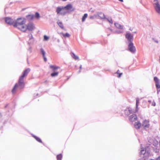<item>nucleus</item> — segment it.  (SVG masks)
<instances>
[{
  "mask_svg": "<svg viewBox=\"0 0 160 160\" xmlns=\"http://www.w3.org/2000/svg\"><path fill=\"white\" fill-rule=\"evenodd\" d=\"M40 51L42 54L43 56H45V52L44 51V50L43 49L41 48L40 49Z\"/></svg>",
  "mask_w": 160,
  "mask_h": 160,
  "instance_id": "a878e982",
  "label": "nucleus"
},
{
  "mask_svg": "<svg viewBox=\"0 0 160 160\" xmlns=\"http://www.w3.org/2000/svg\"><path fill=\"white\" fill-rule=\"evenodd\" d=\"M26 22V21L25 18H18L14 23L13 26L23 32H25L27 30L32 31L34 29L35 27L33 23L30 22L26 25L25 24Z\"/></svg>",
  "mask_w": 160,
  "mask_h": 160,
  "instance_id": "f257e3e1",
  "label": "nucleus"
},
{
  "mask_svg": "<svg viewBox=\"0 0 160 160\" xmlns=\"http://www.w3.org/2000/svg\"><path fill=\"white\" fill-rule=\"evenodd\" d=\"M28 38H29V39L30 40V39H31L32 38V34L30 33V34H29L28 35Z\"/></svg>",
  "mask_w": 160,
  "mask_h": 160,
  "instance_id": "c756f323",
  "label": "nucleus"
},
{
  "mask_svg": "<svg viewBox=\"0 0 160 160\" xmlns=\"http://www.w3.org/2000/svg\"><path fill=\"white\" fill-rule=\"evenodd\" d=\"M139 103V100L137 98L136 100V112H137L138 111V105Z\"/></svg>",
  "mask_w": 160,
  "mask_h": 160,
  "instance_id": "f3484780",
  "label": "nucleus"
},
{
  "mask_svg": "<svg viewBox=\"0 0 160 160\" xmlns=\"http://www.w3.org/2000/svg\"><path fill=\"white\" fill-rule=\"evenodd\" d=\"M71 54H72L71 56L73 59H74L75 60H79V58H78V56L75 55L73 52H72L71 53Z\"/></svg>",
  "mask_w": 160,
  "mask_h": 160,
  "instance_id": "dca6fc26",
  "label": "nucleus"
},
{
  "mask_svg": "<svg viewBox=\"0 0 160 160\" xmlns=\"http://www.w3.org/2000/svg\"><path fill=\"white\" fill-rule=\"evenodd\" d=\"M128 49L130 51L132 52H134L136 51V49L133 46V44L132 42H130L128 45Z\"/></svg>",
  "mask_w": 160,
  "mask_h": 160,
  "instance_id": "0eeeda50",
  "label": "nucleus"
},
{
  "mask_svg": "<svg viewBox=\"0 0 160 160\" xmlns=\"http://www.w3.org/2000/svg\"><path fill=\"white\" fill-rule=\"evenodd\" d=\"M114 25L116 28H118L121 29H122L123 28V26L118 23H115Z\"/></svg>",
  "mask_w": 160,
  "mask_h": 160,
  "instance_id": "ddd939ff",
  "label": "nucleus"
},
{
  "mask_svg": "<svg viewBox=\"0 0 160 160\" xmlns=\"http://www.w3.org/2000/svg\"><path fill=\"white\" fill-rule=\"evenodd\" d=\"M5 22L8 24H11L13 23V21L11 18H5Z\"/></svg>",
  "mask_w": 160,
  "mask_h": 160,
  "instance_id": "9d476101",
  "label": "nucleus"
},
{
  "mask_svg": "<svg viewBox=\"0 0 160 160\" xmlns=\"http://www.w3.org/2000/svg\"><path fill=\"white\" fill-rule=\"evenodd\" d=\"M50 68L52 69V71L53 72L51 74V76L52 77L58 76L59 74V72L56 71V70L57 69H59L60 68V67L51 65H50Z\"/></svg>",
  "mask_w": 160,
  "mask_h": 160,
  "instance_id": "7ed1b4c3",
  "label": "nucleus"
},
{
  "mask_svg": "<svg viewBox=\"0 0 160 160\" xmlns=\"http://www.w3.org/2000/svg\"><path fill=\"white\" fill-rule=\"evenodd\" d=\"M154 80L156 82V83L159 82V81L158 78L157 77H155L154 78Z\"/></svg>",
  "mask_w": 160,
  "mask_h": 160,
  "instance_id": "bb28decb",
  "label": "nucleus"
},
{
  "mask_svg": "<svg viewBox=\"0 0 160 160\" xmlns=\"http://www.w3.org/2000/svg\"><path fill=\"white\" fill-rule=\"evenodd\" d=\"M159 59H160V58H159Z\"/></svg>",
  "mask_w": 160,
  "mask_h": 160,
  "instance_id": "a19ab883",
  "label": "nucleus"
},
{
  "mask_svg": "<svg viewBox=\"0 0 160 160\" xmlns=\"http://www.w3.org/2000/svg\"><path fill=\"white\" fill-rule=\"evenodd\" d=\"M156 160H160V156L158 157L156 159Z\"/></svg>",
  "mask_w": 160,
  "mask_h": 160,
  "instance_id": "72a5a7b5",
  "label": "nucleus"
},
{
  "mask_svg": "<svg viewBox=\"0 0 160 160\" xmlns=\"http://www.w3.org/2000/svg\"><path fill=\"white\" fill-rule=\"evenodd\" d=\"M144 160H154V159H145Z\"/></svg>",
  "mask_w": 160,
  "mask_h": 160,
  "instance_id": "c9c22d12",
  "label": "nucleus"
},
{
  "mask_svg": "<svg viewBox=\"0 0 160 160\" xmlns=\"http://www.w3.org/2000/svg\"><path fill=\"white\" fill-rule=\"evenodd\" d=\"M141 126V124L139 122H136L134 125V127L136 129H139Z\"/></svg>",
  "mask_w": 160,
  "mask_h": 160,
  "instance_id": "f8f14e48",
  "label": "nucleus"
},
{
  "mask_svg": "<svg viewBox=\"0 0 160 160\" xmlns=\"http://www.w3.org/2000/svg\"><path fill=\"white\" fill-rule=\"evenodd\" d=\"M141 152L142 154H144V153H145V151L143 150H142L141 151Z\"/></svg>",
  "mask_w": 160,
  "mask_h": 160,
  "instance_id": "2f4dec72",
  "label": "nucleus"
},
{
  "mask_svg": "<svg viewBox=\"0 0 160 160\" xmlns=\"http://www.w3.org/2000/svg\"><path fill=\"white\" fill-rule=\"evenodd\" d=\"M44 39L45 40H47L48 39V38L46 36H44Z\"/></svg>",
  "mask_w": 160,
  "mask_h": 160,
  "instance_id": "7c9ffc66",
  "label": "nucleus"
},
{
  "mask_svg": "<svg viewBox=\"0 0 160 160\" xmlns=\"http://www.w3.org/2000/svg\"><path fill=\"white\" fill-rule=\"evenodd\" d=\"M153 105L154 106H155V104H153Z\"/></svg>",
  "mask_w": 160,
  "mask_h": 160,
  "instance_id": "ea45409f",
  "label": "nucleus"
},
{
  "mask_svg": "<svg viewBox=\"0 0 160 160\" xmlns=\"http://www.w3.org/2000/svg\"><path fill=\"white\" fill-rule=\"evenodd\" d=\"M137 119V117L136 115L133 114L130 116L129 118V120L131 122H134Z\"/></svg>",
  "mask_w": 160,
  "mask_h": 160,
  "instance_id": "1a4fd4ad",
  "label": "nucleus"
},
{
  "mask_svg": "<svg viewBox=\"0 0 160 160\" xmlns=\"http://www.w3.org/2000/svg\"><path fill=\"white\" fill-rule=\"evenodd\" d=\"M99 16L102 18L104 19L105 18V16L104 14L102 13H99Z\"/></svg>",
  "mask_w": 160,
  "mask_h": 160,
  "instance_id": "b1692460",
  "label": "nucleus"
},
{
  "mask_svg": "<svg viewBox=\"0 0 160 160\" xmlns=\"http://www.w3.org/2000/svg\"><path fill=\"white\" fill-rule=\"evenodd\" d=\"M109 22L111 23H112V20H111L110 21H109Z\"/></svg>",
  "mask_w": 160,
  "mask_h": 160,
  "instance_id": "f704fd0d",
  "label": "nucleus"
},
{
  "mask_svg": "<svg viewBox=\"0 0 160 160\" xmlns=\"http://www.w3.org/2000/svg\"><path fill=\"white\" fill-rule=\"evenodd\" d=\"M34 17V15H29L27 16V17L31 20Z\"/></svg>",
  "mask_w": 160,
  "mask_h": 160,
  "instance_id": "5701e85b",
  "label": "nucleus"
},
{
  "mask_svg": "<svg viewBox=\"0 0 160 160\" xmlns=\"http://www.w3.org/2000/svg\"><path fill=\"white\" fill-rule=\"evenodd\" d=\"M126 37L129 41H130L133 39V36L130 33H127L126 35Z\"/></svg>",
  "mask_w": 160,
  "mask_h": 160,
  "instance_id": "2eb2a0df",
  "label": "nucleus"
},
{
  "mask_svg": "<svg viewBox=\"0 0 160 160\" xmlns=\"http://www.w3.org/2000/svg\"><path fill=\"white\" fill-rule=\"evenodd\" d=\"M142 126L145 129L148 128L149 127V121L147 120L144 121L142 123Z\"/></svg>",
  "mask_w": 160,
  "mask_h": 160,
  "instance_id": "6e6552de",
  "label": "nucleus"
},
{
  "mask_svg": "<svg viewBox=\"0 0 160 160\" xmlns=\"http://www.w3.org/2000/svg\"><path fill=\"white\" fill-rule=\"evenodd\" d=\"M80 68L81 69L82 68L81 66H80Z\"/></svg>",
  "mask_w": 160,
  "mask_h": 160,
  "instance_id": "4c0bfd02",
  "label": "nucleus"
},
{
  "mask_svg": "<svg viewBox=\"0 0 160 160\" xmlns=\"http://www.w3.org/2000/svg\"><path fill=\"white\" fill-rule=\"evenodd\" d=\"M119 70H118L117 72H116V73H117V74H118V75L117 76L119 78L122 75V73H120L119 72Z\"/></svg>",
  "mask_w": 160,
  "mask_h": 160,
  "instance_id": "393cba45",
  "label": "nucleus"
},
{
  "mask_svg": "<svg viewBox=\"0 0 160 160\" xmlns=\"http://www.w3.org/2000/svg\"><path fill=\"white\" fill-rule=\"evenodd\" d=\"M63 7H58L56 12L57 14L64 16L67 13Z\"/></svg>",
  "mask_w": 160,
  "mask_h": 160,
  "instance_id": "20e7f679",
  "label": "nucleus"
},
{
  "mask_svg": "<svg viewBox=\"0 0 160 160\" xmlns=\"http://www.w3.org/2000/svg\"><path fill=\"white\" fill-rule=\"evenodd\" d=\"M88 17V14L86 13L84 14L82 18V21L83 22Z\"/></svg>",
  "mask_w": 160,
  "mask_h": 160,
  "instance_id": "412c9836",
  "label": "nucleus"
},
{
  "mask_svg": "<svg viewBox=\"0 0 160 160\" xmlns=\"http://www.w3.org/2000/svg\"><path fill=\"white\" fill-rule=\"evenodd\" d=\"M35 17L37 18H38L39 17V14L38 12H36L35 13Z\"/></svg>",
  "mask_w": 160,
  "mask_h": 160,
  "instance_id": "cd10ccee",
  "label": "nucleus"
},
{
  "mask_svg": "<svg viewBox=\"0 0 160 160\" xmlns=\"http://www.w3.org/2000/svg\"><path fill=\"white\" fill-rule=\"evenodd\" d=\"M62 158V155L61 154H58L57 156V160H61Z\"/></svg>",
  "mask_w": 160,
  "mask_h": 160,
  "instance_id": "4be33fe9",
  "label": "nucleus"
},
{
  "mask_svg": "<svg viewBox=\"0 0 160 160\" xmlns=\"http://www.w3.org/2000/svg\"><path fill=\"white\" fill-rule=\"evenodd\" d=\"M119 1L121 2H123V0H118Z\"/></svg>",
  "mask_w": 160,
  "mask_h": 160,
  "instance_id": "e433bc0d",
  "label": "nucleus"
},
{
  "mask_svg": "<svg viewBox=\"0 0 160 160\" xmlns=\"http://www.w3.org/2000/svg\"><path fill=\"white\" fill-rule=\"evenodd\" d=\"M30 71L29 68L25 70L22 73V75L20 77L18 80L19 85L20 88H23L24 87V78L26 76Z\"/></svg>",
  "mask_w": 160,
  "mask_h": 160,
  "instance_id": "f03ea898",
  "label": "nucleus"
},
{
  "mask_svg": "<svg viewBox=\"0 0 160 160\" xmlns=\"http://www.w3.org/2000/svg\"><path fill=\"white\" fill-rule=\"evenodd\" d=\"M61 34L64 38L69 37L70 36V35L68 33H66L65 34L61 33Z\"/></svg>",
  "mask_w": 160,
  "mask_h": 160,
  "instance_id": "6ab92c4d",
  "label": "nucleus"
},
{
  "mask_svg": "<svg viewBox=\"0 0 160 160\" xmlns=\"http://www.w3.org/2000/svg\"><path fill=\"white\" fill-rule=\"evenodd\" d=\"M43 59H44V61L45 62H46L47 61V58H46V57H45V56H43Z\"/></svg>",
  "mask_w": 160,
  "mask_h": 160,
  "instance_id": "473e14b6",
  "label": "nucleus"
},
{
  "mask_svg": "<svg viewBox=\"0 0 160 160\" xmlns=\"http://www.w3.org/2000/svg\"><path fill=\"white\" fill-rule=\"evenodd\" d=\"M18 87L19 88L21 89V88H20V87L19 86V83H18V84H16L14 87L13 88V89H12V92L13 93H15L16 91V89H17V88H18Z\"/></svg>",
  "mask_w": 160,
  "mask_h": 160,
  "instance_id": "4468645a",
  "label": "nucleus"
},
{
  "mask_svg": "<svg viewBox=\"0 0 160 160\" xmlns=\"http://www.w3.org/2000/svg\"><path fill=\"white\" fill-rule=\"evenodd\" d=\"M63 7L67 13L73 11L74 10V8L73 7L72 5L70 4H68Z\"/></svg>",
  "mask_w": 160,
  "mask_h": 160,
  "instance_id": "423d86ee",
  "label": "nucleus"
},
{
  "mask_svg": "<svg viewBox=\"0 0 160 160\" xmlns=\"http://www.w3.org/2000/svg\"><path fill=\"white\" fill-rule=\"evenodd\" d=\"M156 87L157 88H160V85L159 84V82L156 83Z\"/></svg>",
  "mask_w": 160,
  "mask_h": 160,
  "instance_id": "c85d7f7f",
  "label": "nucleus"
},
{
  "mask_svg": "<svg viewBox=\"0 0 160 160\" xmlns=\"http://www.w3.org/2000/svg\"><path fill=\"white\" fill-rule=\"evenodd\" d=\"M154 7L156 12L160 14V5L158 0L154 1Z\"/></svg>",
  "mask_w": 160,
  "mask_h": 160,
  "instance_id": "39448f33",
  "label": "nucleus"
},
{
  "mask_svg": "<svg viewBox=\"0 0 160 160\" xmlns=\"http://www.w3.org/2000/svg\"><path fill=\"white\" fill-rule=\"evenodd\" d=\"M33 137L35 138L37 141L38 142H39L42 143V141L40 139V138L36 136L35 135H33Z\"/></svg>",
  "mask_w": 160,
  "mask_h": 160,
  "instance_id": "a211bd4d",
  "label": "nucleus"
},
{
  "mask_svg": "<svg viewBox=\"0 0 160 160\" xmlns=\"http://www.w3.org/2000/svg\"><path fill=\"white\" fill-rule=\"evenodd\" d=\"M153 105L154 106H155V104H153Z\"/></svg>",
  "mask_w": 160,
  "mask_h": 160,
  "instance_id": "58836bf2",
  "label": "nucleus"
},
{
  "mask_svg": "<svg viewBox=\"0 0 160 160\" xmlns=\"http://www.w3.org/2000/svg\"><path fill=\"white\" fill-rule=\"evenodd\" d=\"M57 23L60 28H61L62 29H63L64 27L62 22H57Z\"/></svg>",
  "mask_w": 160,
  "mask_h": 160,
  "instance_id": "aec40b11",
  "label": "nucleus"
},
{
  "mask_svg": "<svg viewBox=\"0 0 160 160\" xmlns=\"http://www.w3.org/2000/svg\"><path fill=\"white\" fill-rule=\"evenodd\" d=\"M124 112L126 115H128L132 112V111L130 108H127L125 111Z\"/></svg>",
  "mask_w": 160,
  "mask_h": 160,
  "instance_id": "9b49d317",
  "label": "nucleus"
}]
</instances>
